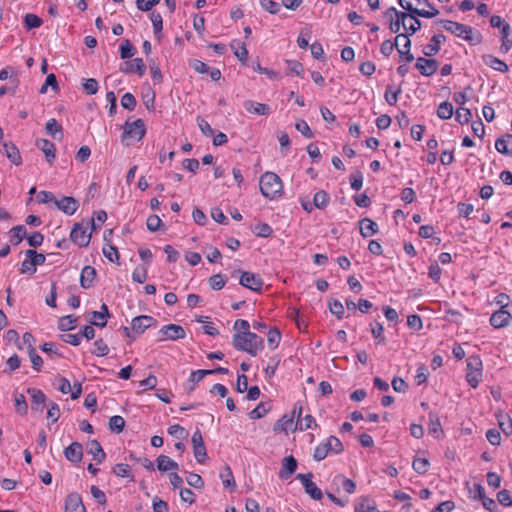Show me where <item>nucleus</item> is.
<instances>
[{"label":"nucleus","mask_w":512,"mask_h":512,"mask_svg":"<svg viewBox=\"0 0 512 512\" xmlns=\"http://www.w3.org/2000/svg\"><path fill=\"white\" fill-rule=\"evenodd\" d=\"M65 512H86L81 496L76 493H70L65 499Z\"/></svg>","instance_id":"nucleus-17"},{"label":"nucleus","mask_w":512,"mask_h":512,"mask_svg":"<svg viewBox=\"0 0 512 512\" xmlns=\"http://www.w3.org/2000/svg\"><path fill=\"white\" fill-rule=\"evenodd\" d=\"M245 110L254 115H269L271 108L264 103L255 102L253 100H246L243 103Z\"/></svg>","instance_id":"nucleus-20"},{"label":"nucleus","mask_w":512,"mask_h":512,"mask_svg":"<svg viewBox=\"0 0 512 512\" xmlns=\"http://www.w3.org/2000/svg\"><path fill=\"white\" fill-rule=\"evenodd\" d=\"M93 346L94 349L92 353L98 357L106 356L109 353V347L102 339H97L93 343Z\"/></svg>","instance_id":"nucleus-48"},{"label":"nucleus","mask_w":512,"mask_h":512,"mask_svg":"<svg viewBox=\"0 0 512 512\" xmlns=\"http://www.w3.org/2000/svg\"><path fill=\"white\" fill-rule=\"evenodd\" d=\"M333 485H335L338 489L340 487L343 488L349 494H353L356 489L355 483L342 474H338L333 478Z\"/></svg>","instance_id":"nucleus-28"},{"label":"nucleus","mask_w":512,"mask_h":512,"mask_svg":"<svg viewBox=\"0 0 512 512\" xmlns=\"http://www.w3.org/2000/svg\"><path fill=\"white\" fill-rule=\"evenodd\" d=\"M329 451L324 442H321L318 446H316L314 450L313 457L316 461H321L327 457Z\"/></svg>","instance_id":"nucleus-64"},{"label":"nucleus","mask_w":512,"mask_h":512,"mask_svg":"<svg viewBox=\"0 0 512 512\" xmlns=\"http://www.w3.org/2000/svg\"><path fill=\"white\" fill-rule=\"evenodd\" d=\"M412 467L418 474H424L428 470L429 461L426 458H416L412 463Z\"/></svg>","instance_id":"nucleus-55"},{"label":"nucleus","mask_w":512,"mask_h":512,"mask_svg":"<svg viewBox=\"0 0 512 512\" xmlns=\"http://www.w3.org/2000/svg\"><path fill=\"white\" fill-rule=\"evenodd\" d=\"M226 284L223 275L215 274L209 278V285L213 290H221Z\"/></svg>","instance_id":"nucleus-56"},{"label":"nucleus","mask_w":512,"mask_h":512,"mask_svg":"<svg viewBox=\"0 0 512 512\" xmlns=\"http://www.w3.org/2000/svg\"><path fill=\"white\" fill-rule=\"evenodd\" d=\"M147 270V265L137 266L132 273L133 281L137 283H144L147 279Z\"/></svg>","instance_id":"nucleus-45"},{"label":"nucleus","mask_w":512,"mask_h":512,"mask_svg":"<svg viewBox=\"0 0 512 512\" xmlns=\"http://www.w3.org/2000/svg\"><path fill=\"white\" fill-rule=\"evenodd\" d=\"M54 205L66 215H73L79 207L78 201L69 196H64L60 200H54Z\"/></svg>","instance_id":"nucleus-16"},{"label":"nucleus","mask_w":512,"mask_h":512,"mask_svg":"<svg viewBox=\"0 0 512 512\" xmlns=\"http://www.w3.org/2000/svg\"><path fill=\"white\" fill-rule=\"evenodd\" d=\"M157 469L160 472H175L179 470V464L166 455L157 457Z\"/></svg>","instance_id":"nucleus-23"},{"label":"nucleus","mask_w":512,"mask_h":512,"mask_svg":"<svg viewBox=\"0 0 512 512\" xmlns=\"http://www.w3.org/2000/svg\"><path fill=\"white\" fill-rule=\"evenodd\" d=\"M496 150L504 155H512V135L508 134L495 141Z\"/></svg>","instance_id":"nucleus-27"},{"label":"nucleus","mask_w":512,"mask_h":512,"mask_svg":"<svg viewBox=\"0 0 512 512\" xmlns=\"http://www.w3.org/2000/svg\"><path fill=\"white\" fill-rule=\"evenodd\" d=\"M125 425V420L122 416H112L109 421V427L112 431L120 433Z\"/></svg>","instance_id":"nucleus-53"},{"label":"nucleus","mask_w":512,"mask_h":512,"mask_svg":"<svg viewBox=\"0 0 512 512\" xmlns=\"http://www.w3.org/2000/svg\"><path fill=\"white\" fill-rule=\"evenodd\" d=\"M486 438H487V440L489 441V443L491 445L498 446L501 443L500 432L497 429H495V428L489 429L486 432Z\"/></svg>","instance_id":"nucleus-62"},{"label":"nucleus","mask_w":512,"mask_h":512,"mask_svg":"<svg viewBox=\"0 0 512 512\" xmlns=\"http://www.w3.org/2000/svg\"><path fill=\"white\" fill-rule=\"evenodd\" d=\"M36 146L44 153L47 161L52 163L56 157V149L52 142L47 139H39Z\"/></svg>","instance_id":"nucleus-24"},{"label":"nucleus","mask_w":512,"mask_h":512,"mask_svg":"<svg viewBox=\"0 0 512 512\" xmlns=\"http://www.w3.org/2000/svg\"><path fill=\"white\" fill-rule=\"evenodd\" d=\"M64 455L68 461L79 463L83 457L82 445L78 442L71 443L65 448Z\"/></svg>","instance_id":"nucleus-21"},{"label":"nucleus","mask_w":512,"mask_h":512,"mask_svg":"<svg viewBox=\"0 0 512 512\" xmlns=\"http://www.w3.org/2000/svg\"><path fill=\"white\" fill-rule=\"evenodd\" d=\"M401 87L394 88L393 86H387L385 91V100L389 105H395L398 101V97L401 94Z\"/></svg>","instance_id":"nucleus-39"},{"label":"nucleus","mask_w":512,"mask_h":512,"mask_svg":"<svg viewBox=\"0 0 512 512\" xmlns=\"http://www.w3.org/2000/svg\"><path fill=\"white\" fill-rule=\"evenodd\" d=\"M113 472L116 476L122 477V478H133L131 474V467L126 463H119L117 464Z\"/></svg>","instance_id":"nucleus-49"},{"label":"nucleus","mask_w":512,"mask_h":512,"mask_svg":"<svg viewBox=\"0 0 512 512\" xmlns=\"http://www.w3.org/2000/svg\"><path fill=\"white\" fill-rule=\"evenodd\" d=\"M297 469V461L293 456H286L282 460V467L279 472V477L283 480L288 479Z\"/></svg>","instance_id":"nucleus-22"},{"label":"nucleus","mask_w":512,"mask_h":512,"mask_svg":"<svg viewBox=\"0 0 512 512\" xmlns=\"http://www.w3.org/2000/svg\"><path fill=\"white\" fill-rule=\"evenodd\" d=\"M286 63H287V67H288V69H287L288 74H293L296 76H301L303 74L304 69L300 62L295 61V60H287Z\"/></svg>","instance_id":"nucleus-54"},{"label":"nucleus","mask_w":512,"mask_h":512,"mask_svg":"<svg viewBox=\"0 0 512 512\" xmlns=\"http://www.w3.org/2000/svg\"><path fill=\"white\" fill-rule=\"evenodd\" d=\"M27 393L31 397V408L35 411L42 412L46 402V395L36 388H29Z\"/></svg>","instance_id":"nucleus-19"},{"label":"nucleus","mask_w":512,"mask_h":512,"mask_svg":"<svg viewBox=\"0 0 512 512\" xmlns=\"http://www.w3.org/2000/svg\"><path fill=\"white\" fill-rule=\"evenodd\" d=\"M95 276H96L95 269L91 266H85L82 269L81 276H80L81 287L84 289L90 288L95 279Z\"/></svg>","instance_id":"nucleus-29"},{"label":"nucleus","mask_w":512,"mask_h":512,"mask_svg":"<svg viewBox=\"0 0 512 512\" xmlns=\"http://www.w3.org/2000/svg\"><path fill=\"white\" fill-rule=\"evenodd\" d=\"M428 430L429 433L436 438H439L443 434L440 419L437 414L432 412L429 414Z\"/></svg>","instance_id":"nucleus-30"},{"label":"nucleus","mask_w":512,"mask_h":512,"mask_svg":"<svg viewBox=\"0 0 512 512\" xmlns=\"http://www.w3.org/2000/svg\"><path fill=\"white\" fill-rule=\"evenodd\" d=\"M88 453L93 455V458L97 463H101L106 456L97 440H92L88 443Z\"/></svg>","instance_id":"nucleus-31"},{"label":"nucleus","mask_w":512,"mask_h":512,"mask_svg":"<svg viewBox=\"0 0 512 512\" xmlns=\"http://www.w3.org/2000/svg\"><path fill=\"white\" fill-rule=\"evenodd\" d=\"M119 69L125 74L135 73L140 77L146 72V66L141 58L127 60L120 65Z\"/></svg>","instance_id":"nucleus-13"},{"label":"nucleus","mask_w":512,"mask_h":512,"mask_svg":"<svg viewBox=\"0 0 512 512\" xmlns=\"http://www.w3.org/2000/svg\"><path fill=\"white\" fill-rule=\"evenodd\" d=\"M390 17L391 32H399L401 28H403L405 32H416L421 28V23L417 16L410 12H397L395 9H392Z\"/></svg>","instance_id":"nucleus-3"},{"label":"nucleus","mask_w":512,"mask_h":512,"mask_svg":"<svg viewBox=\"0 0 512 512\" xmlns=\"http://www.w3.org/2000/svg\"><path fill=\"white\" fill-rule=\"evenodd\" d=\"M312 474H298L297 479H299L304 487L305 492L314 500H320L323 496L322 491L317 485L312 481Z\"/></svg>","instance_id":"nucleus-10"},{"label":"nucleus","mask_w":512,"mask_h":512,"mask_svg":"<svg viewBox=\"0 0 512 512\" xmlns=\"http://www.w3.org/2000/svg\"><path fill=\"white\" fill-rule=\"evenodd\" d=\"M315 419L312 415L307 414L304 417H298V420L295 425V429H299L301 431L311 429L313 426H315Z\"/></svg>","instance_id":"nucleus-37"},{"label":"nucleus","mask_w":512,"mask_h":512,"mask_svg":"<svg viewBox=\"0 0 512 512\" xmlns=\"http://www.w3.org/2000/svg\"><path fill=\"white\" fill-rule=\"evenodd\" d=\"M261 194L270 200L281 197L283 183L281 178L274 172L267 171L261 175L259 180Z\"/></svg>","instance_id":"nucleus-2"},{"label":"nucleus","mask_w":512,"mask_h":512,"mask_svg":"<svg viewBox=\"0 0 512 512\" xmlns=\"http://www.w3.org/2000/svg\"><path fill=\"white\" fill-rule=\"evenodd\" d=\"M511 314L506 309H499L494 312L490 317V324L496 328H503L511 321Z\"/></svg>","instance_id":"nucleus-18"},{"label":"nucleus","mask_w":512,"mask_h":512,"mask_svg":"<svg viewBox=\"0 0 512 512\" xmlns=\"http://www.w3.org/2000/svg\"><path fill=\"white\" fill-rule=\"evenodd\" d=\"M399 4L417 17L433 18L439 13L427 0H399Z\"/></svg>","instance_id":"nucleus-4"},{"label":"nucleus","mask_w":512,"mask_h":512,"mask_svg":"<svg viewBox=\"0 0 512 512\" xmlns=\"http://www.w3.org/2000/svg\"><path fill=\"white\" fill-rule=\"evenodd\" d=\"M329 200V195L324 190L316 192L313 197L314 206L319 209L325 208L328 205Z\"/></svg>","instance_id":"nucleus-42"},{"label":"nucleus","mask_w":512,"mask_h":512,"mask_svg":"<svg viewBox=\"0 0 512 512\" xmlns=\"http://www.w3.org/2000/svg\"><path fill=\"white\" fill-rule=\"evenodd\" d=\"M454 109L450 102H442L437 109V115L443 120L450 119L453 115Z\"/></svg>","instance_id":"nucleus-41"},{"label":"nucleus","mask_w":512,"mask_h":512,"mask_svg":"<svg viewBox=\"0 0 512 512\" xmlns=\"http://www.w3.org/2000/svg\"><path fill=\"white\" fill-rule=\"evenodd\" d=\"M262 8L272 14H276L280 11V4L273 0H260Z\"/></svg>","instance_id":"nucleus-59"},{"label":"nucleus","mask_w":512,"mask_h":512,"mask_svg":"<svg viewBox=\"0 0 512 512\" xmlns=\"http://www.w3.org/2000/svg\"><path fill=\"white\" fill-rule=\"evenodd\" d=\"M270 410V406L266 403H260L256 408H254L249 416L251 419H260L265 416Z\"/></svg>","instance_id":"nucleus-51"},{"label":"nucleus","mask_w":512,"mask_h":512,"mask_svg":"<svg viewBox=\"0 0 512 512\" xmlns=\"http://www.w3.org/2000/svg\"><path fill=\"white\" fill-rule=\"evenodd\" d=\"M360 234L365 237H371L378 231V225L376 222L369 218H363L359 221Z\"/></svg>","instance_id":"nucleus-26"},{"label":"nucleus","mask_w":512,"mask_h":512,"mask_svg":"<svg viewBox=\"0 0 512 512\" xmlns=\"http://www.w3.org/2000/svg\"><path fill=\"white\" fill-rule=\"evenodd\" d=\"M136 54V48L129 40H123L120 44V56L122 59H130Z\"/></svg>","instance_id":"nucleus-38"},{"label":"nucleus","mask_w":512,"mask_h":512,"mask_svg":"<svg viewBox=\"0 0 512 512\" xmlns=\"http://www.w3.org/2000/svg\"><path fill=\"white\" fill-rule=\"evenodd\" d=\"M482 379V361L478 355L467 359L466 380L472 388H477Z\"/></svg>","instance_id":"nucleus-8"},{"label":"nucleus","mask_w":512,"mask_h":512,"mask_svg":"<svg viewBox=\"0 0 512 512\" xmlns=\"http://www.w3.org/2000/svg\"><path fill=\"white\" fill-rule=\"evenodd\" d=\"M3 152L6 154L8 159L15 165L21 163V156L19 150L12 144H3Z\"/></svg>","instance_id":"nucleus-33"},{"label":"nucleus","mask_w":512,"mask_h":512,"mask_svg":"<svg viewBox=\"0 0 512 512\" xmlns=\"http://www.w3.org/2000/svg\"><path fill=\"white\" fill-rule=\"evenodd\" d=\"M350 184L351 188L355 191H358L362 188L363 185V175L361 172L357 171L350 176Z\"/></svg>","instance_id":"nucleus-61"},{"label":"nucleus","mask_w":512,"mask_h":512,"mask_svg":"<svg viewBox=\"0 0 512 512\" xmlns=\"http://www.w3.org/2000/svg\"><path fill=\"white\" fill-rule=\"evenodd\" d=\"M330 312L335 315L338 319H342L345 313V308L341 301L333 300L329 303Z\"/></svg>","instance_id":"nucleus-50"},{"label":"nucleus","mask_w":512,"mask_h":512,"mask_svg":"<svg viewBox=\"0 0 512 512\" xmlns=\"http://www.w3.org/2000/svg\"><path fill=\"white\" fill-rule=\"evenodd\" d=\"M233 345L237 350L245 351L252 356H256L264 348L263 339L252 332L237 333Z\"/></svg>","instance_id":"nucleus-1"},{"label":"nucleus","mask_w":512,"mask_h":512,"mask_svg":"<svg viewBox=\"0 0 512 512\" xmlns=\"http://www.w3.org/2000/svg\"><path fill=\"white\" fill-rule=\"evenodd\" d=\"M231 49L234 51V55L242 62H246L248 58V50L245 47V44L238 41L233 40L230 44Z\"/></svg>","instance_id":"nucleus-32"},{"label":"nucleus","mask_w":512,"mask_h":512,"mask_svg":"<svg viewBox=\"0 0 512 512\" xmlns=\"http://www.w3.org/2000/svg\"><path fill=\"white\" fill-rule=\"evenodd\" d=\"M324 443L329 452L338 454L343 450L342 442L337 437L330 436Z\"/></svg>","instance_id":"nucleus-43"},{"label":"nucleus","mask_w":512,"mask_h":512,"mask_svg":"<svg viewBox=\"0 0 512 512\" xmlns=\"http://www.w3.org/2000/svg\"><path fill=\"white\" fill-rule=\"evenodd\" d=\"M272 232V228L266 223H260L254 228V233L260 237H269Z\"/></svg>","instance_id":"nucleus-63"},{"label":"nucleus","mask_w":512,"mask_h":512,"mask_svg":"<svg viewBox=\"0 0 512 512\" xmlns=\"http://www.w3.org/2000/svg\"><path fill=\"white\" fill-rule=\"evenodd\" d=\"M46 131L54 139H61L62 137V128L55 119L48 120L46 123Z\"/></svg>","instance_id":"nucleus-40"},{"label":"nucleus","mask_w":512,"mask_h":512,"mask_svg":"<svg viewBox=\"0 0 512 512\" xmlns=\"http://www.w3.org/2000/svg\"><path fill=\"white\" fill-rule=\"evenodd\" d=\"M168 433L179 440L186 439L188 437V432L182 426L178 424H174L168 427Z\"/></svg>","instance_id":"nucleus-46"},{"label":"nucleus","mask_w":512,"mask_h":512,"mask_svg":"<svg viewBox=\"0 0 512 512\" xmlns=\"http://www.w3.org/2000/svg\"><path fill=\"white\" fill-rule=\"evenodd\" d=\"M455 118L460 124L468 123L471 118V112L468 108L460 107L456 110Z\"/></svg>","instance_id":"nucleus-58"},{"label":"nucleus","mask_w":512,"mask_h":512,"mask_svg":"<svg viewBox=\"0 0 512 512\" xmlns=\"http://www.w3.org/2000/svg\"><path fill=\"white\" fill-rule=\"evenodd\" d=\"M24 23H25V27L28 30L36 29V28H39L41 26L42 19L40 17H38L37 15H35V14L28 13L24 17Z\"/></svg>","instance_id":"nucleus-44"},{"label":"nucleus","mask_w":512,"mask_h":512,"mask_svg":"<svg viewBox=\"0 0 512 512\" xmlns=\"http://www.w3.org/2000/svg\"><path fill=\"white\" fill-rule=\"evenodd\" d=\"M294 416L293 415H283L281 419L275 424V431H288L293 430Z\"/></svg>","instance_id":"nucleus-35"},{"label":"nucleus","mask_w":512,"mask_h":512,"mask_svg":"<svg viewBox=\"0 0 512 512\" xmlns=\"http://www.w3.org/2000/svg\"><path fill=\"white\" fill-rule=\"evenodd\" d=\"M145 132V125L141 119H137L131 123L126 122L124 125L122 142L127 146L135 142H139L144 137Z\"/></svg>","instance_id":"nucleus-6"},{"label":"nucleus","mask_w":512,"mask_h":512,"mask_svg":"<svg viewBox=\"0 0 512 512\" xmlns=\"http://www.w3.org/2000/svg\"><path fill=\"white\" fill-rule=\"evenodd\" d=\"M159 340H178L183 339L186 335L182 326L176 324L164 325L159 331Z\"/></svg>","instance_id":"nucleus-11"},{"label":"nucleus","mask_w":512,"mask_h":512,"mask_svg":"<svg viewBox=\"0 0 512 512\" xmlns=\"http://www.w3.org/2000/svg\"><path fill=\"white\" fill-rule=\"evenodd\" d=\"M209 374H212V371L204 369L192 371L188 379L187 388L193 390L195 385Z\"/></svg>","instance_id":"nucleus-34"},{"label":"nucleus","mask_w":512,"mask_h":512,"mask_svg":"<svg viewBox=\"0 0 512 512\" xmlns=\"http://www.w3.org/2000/svg\"><path fill=\"white\" fill-rule=\"evenodd\" d=\"M83 88L89 95H94L98 92L99 84L94 78L86 79Z\"/></svg>","instance_id":"nucleus-60"},{"label":"nucleus","mask_w":512,"mask_h":512,"mask_svg":"<svg viewBox=\"0 0 512 512\" xmlns=\"http://www.w3.org/2000/svg\"><path fill=\"white\" fill-rule=\"evenodd\" d=\"M371 333L375 339L378 340V343L384 344L386 339L384 336V328L383 325L376 322L374 324H371Z\"/></svg>","instance_id":"nucleus-52"},{"label":"nucleus","mask_w":512,"mask_h":512,"mask_svg":"<svg viewBox=\"0 0 512 512\" xmlns=\"http://www.w3.org/2000/svg\"><path fill=\"white\" fill-rule=\"evenodd\" d=\"M498 425L505 435L512 434V419L507 414H499L497 416Z\"/></svg>","instance_id":"nucleus-36"},{"label":"nucleus","mask_w":512,"mask_h":512,"mask_svg":"<svg viewBox=\"0 0 512 512\" xmlns=\"http://www.w3.org/2000/svg\"><path fill=\"white\" fill-rule=\"evenodd\" d=\"M415 67L423 76L428 77L433 75L437 71L439 64L434 59L419 57L416 61Z\"/></svg>","instance_id":"nucleus-15"},{"label":"nucleus","mask_w":512,"mask_h":512,"mask_svg":"<svg viewBox=\"0 0 512 512\" xmlns=\"http://www.w3.org/2000/svg\"><path fill=\"white\" fill-rule=\"evenodd\" d=\"M410 34H397L394 44L395 48L399 52L402 59L407 62L413 61L414 57L410 53L411 41L409 39Z\"/></svg>","instance_id":"nucleus-9"},{"label":"nucleus","mask_w":512,"mask_h":512,"mask_svg":"<svg viewBox=\"0 0 512 512\" xmlns=\"http://www.w3.org/2000/svg\"><path fill=\"white\" fill-rule=\"evenodd\" d=\"M155 322V319L151 316H137L132 319L130 328L124 327V332L127 337L135 339L137 336L144 333L146 329L151 327Z\"/></svg>","instance_id":"nucleus-7"},{"label":"nucleus","mask_w":512,"mask_h":512,"mask_svg":"<svg viewBox=\"0 0 512 512\" xmlns=\"http://www.w3.org/2000/svg\"><path fill=\"white\" fill-rule=\"evenodd\" d=\"M11 233V241L14 244H19L23 238L26 236V228L23 225H19L13 227L10 231Z\"/></svg>","instance_id":"nucleus-47"},{"label":"nucleus","mask_w":512,"mask_h":512,"mask_svg":"<svg viewBox=\"0 0 512 512\" xmlns=\"http://www.w3.org/2000/svg\"><path fill=\"white\" fill-rule=\"evenodd\" d=\"M240 284L253 291H259L263 287L262 278L254 273L243 272L240 277Z\"/></svg>","instance_id":"nucleus-14"},{"label":"nucleus","mask_w":512,"mask_h":512,"mask_svg":"<svg viewBox=\"0 0 512 512\" xmlns=\"http://www.w3.org/2000/svg\"><path fill=\"white\" fill-rule=\"evenodd\" d=\"M490 24L493 28L499 29L500 32H508L509 30V24L497 15L491 17Z\"/></svg>","instance_id":"nucleus-57"},{"label":"nucleus","mask_w":512,"mask_h":512,"mask_svg":"<svg viewBox=\"0 0 512 512\" xmlns=\"http://www.w3.org/2000/svg\"><path fill=\"white\" fill-rule=\"evenodd\" d=\"M95 228L94 220L86 224L76 223L70 233V239L79 247H86L90 243L92 231Z\"/></svg>","instance_id":"nucleus-5"},{"label":"nucleus","mask_w":512,"mask_h":512,"mask_svg":"<svg viewBox=\"0 0 512 512\" xmlns=\"http://www.w3.org/2000/svg\"><path fill=\"white\" fill-rule=\"evenodd\" d=\"M482 60L486 66L492 68L495 71L505 73L509 69L508 65L504 61L498 59L497 57H495L493 55H490V54L483 55Z\"/></svg>","instance_id":"nucleus-25"},{"label":"nucleus","mask_w":512,"mask_h":512,"mask_svg":"<svg viewBox=\"0 0 512 512\" xmlns=\"http://www.w3.org/2000/svg\"><path fill=\"white\" fill-rule=\"evenodd\" d=\"M192 445L195 459L198 463H203L207 458L206 447L200 430H196L192 435Z\"/></svg>","instance_id":"nucleus-12"}]
</instances>
